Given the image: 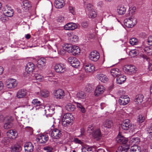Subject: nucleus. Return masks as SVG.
I'll use <instances>...</instances> for the list:
<instances>
[{
    "instance_id": "f257e3e1",
    "label": "nucleus",
    "mask_w": 152,
    "mask_h": 152,
    "mask_svg": "<svg viewBox=\"0 0 152 152\" xmlns=\"http://www.w3.org/2000/svg\"><path fill=\"white\" fill-rule=\"evenodd\" d=\"M73 119V117L70 113H66L64 114L62 119V125L65 127L70 125Z\"/></svg>"
},
{
    "instance_id": "f03ea898",
    "label": "nucleus",
    "mask_w": 152,
    "mask_h": 152,
    "mask_svg": "<svg viewBox=\"0 0 152 152\" xmlns=\"http://www.w3.org/2000/svg\"><path fill=\"white\" fill-rule=\"evenodd\" d=\"M125 25L128 28H132L137 23L136 19L133 17L127 18L124 20Z\"/></svg>"
},
{
    "instance_id": "7ed1b4c3",
    "label": "nucleus",
    "mask_w": 152,
    "mask_h": 152,
    "mask_svg": "<svg viewBox=\"0 0 152 152\" xmlns=\"http://www.w3.org/2000/svg\"><path fill=\"white\" fill-rule=\"evenodd\" d=\"M135 67L132 65H127L125 66L123 68L124 72L128 74H132L136 71Z\"/></svg>"
},
{
    "instance_id": "20e7f679",
    "label": "nucleus",
    "mask_w": 152,
    "mask_h": 152,
    "mask_svg": "<svg viewBox=\"0 0 152 152\" xmlns=\"http://www.w3.org/2000/svg\"><path fill=\"white\" fill-rule=\"evenodd\" d=\"M121 126L122 129L124 130L132 129L134 128V126H132L130 121L129 119H126L121 124Z\"/></svg>"
},
{
    "instance_id": "39448f33",
    "label": "nucleus",
    "mask_w": 152,
    "mask_h": 152,
    "mask_svg": "<svg viewBox=\"0 0 152 152\" xmlns=\"http://www.w3.org/2000/svg\"><path fill=\"white\" fill-rule=\"evenodd\" d=\"M18 84L17 81L13 78H10L6 82V86L9 88H14L16 87Z\"/></svg>"
},
{
    "instance_id": "423d86ee",
    "label": "nucleus",
    "mask_w": 152,
    "mask_h": 152,
    "mask_svg": "<svg viewBox=\"0 0 152 152\" xmlns=\"http://www.w3.org/2000/svg\"><path fill=\"white\" fill-rule=\"evenodd\" d=\"M62 135V133L61 131L56 128L53 129L51 133V136L53 138L58 139L60 138Z\"/></svg>"
},
{
    "instance_id": "0eeeda50",
    "label": "nucleus",
    "mask_w": 152,
    "mask_h": 152,
    "mask_svg": "<svg viewBox=\"0 0 152 152\" xmlns=\"http://www.w3.org/2000/svg\"><path fill=\"white\" fill-rule=\"evenodd\" d=\"M3 11L4 15L7 17H11L13 15V10L10 7L6 6L4 8Z\"/></svg>"
},
{
    "instance_id": "6e6552de",
    "label": "nucleus",
    "mask_w": 152,
    "mask_h": 152,
    "mask_svg": "<svg viewBox=\"0 0 152 152\" xmlns=\"http://www.w3.org/2000/svg\"><path fill=\"white\" fill-rule=\"evenodd\" d=\"M129 101V98L127 96L122 95L120 97L118 102L120 105H125L127 104Z\"/></svg>"
},
{
    "instance_id": "1a4fd4ad",
    "label": "nucleus",
    "mask_w": 152,
    "mask_h": 152,
    "mask_svg": "<svg viewBox=\"0 0 152 152\" xmlns=\"http://www.w3.org/2000/svg\"><path fill=\"white\" fill-rule=\"evenodd\" d=\"M48 140L47 134H44L39 135L36 139V141L40 144H45Z\"/></svg>"
},
{
    "instance_id": "9d476101",
    "label": "nucleus",
    "mask_w": 152,
    "mask_h": 152,
    "mask_svg": "<svg viewBox=\"0 0 152 152\" xmlns=\"http://www.w3.org/2000/svg\"><path fill=\"white\" fill-rule=\"evenodd\" d=\"M99 53L96 51L91 52L89 55V58L90 60L94 61H96L99 58Z\"/></svg>"
},
{
    "instance_id": "9b49d317",
    "label": "nucleus",
    "mask_w": 152,
    "mask_h": 152,
    "mask_svg": "<svg viewBox=\"0 0 152 152\" xmlns=\"http://www.w3.org/2000/svg\"><path fill=\"white\" fill-rule=\"evenodd\" d=\"M68 61L72 66L75 68L77 67L80 65V63L78 60L75 58L70 57L68 58Z\"/></svg>"
},
{
    "instance_id": "f8f14e48",
    "label": "nucleus",
    "mask_w": 152,
    "mask_h": 152,
    "mask_svg": "<svg viewBox=\"0 0 152 152\" xmlns=\"http://www.w3.org/2000/svg\"><path fill=\"white\" fill-rule=\"evenodd\" d=\"M7 135L9 139H14L17 137L18 133L16 130L10 129L7 132Z\"/></svg>"
},
{
    "instance_id": "ddd939ff",
    "label": "nucleus",
    "mask_w": 152,
    "mask_h": 152,
    "mask_svg": "<svg viewBox=\"0 0 152 152\" xmlns=\"http://www.w3.org/2000/svg\"><path fill=\"white\" fill-rule=\"evenodd\" d=\"M65 96L64 92L61 89H58L55 91L54 96L56 99H63Z\"/></svg>"
},
{
    "instance_id": "4468645a",
    "label": "nucleus",
    "mask_w": 152,
    "mask_h": 152,
    "mask_svg": "<svg viewBox=\"0 0 152 152\" xmlns=\"http://www.w3.org/2000/svg\"><path fill=\"white\" fill-rule=\"evenodd\" d=\"M116 141L118 143H119L120 144H126L128 142V140L127 138L124 137L121 134H119L116 138Z\"/></svg>"
},
{
    "instance_id": "2eb2a0df",
    "label": "nucleus",
    "mask_w": 152,
    "mask_h": 152,
    "mask_svg": "<svg viewBox=\"0 0 152 152\" xmlns=\"http://www.w3.org/2000/svg\"><path fill=\"white\" fill-rule=\"evenodd\" d=\"M55 69L56 72L62 73L65 70L64 66L61 63L56 64L55 66Z\"/></svg>"
},
{
    "instance_id": "dca6fc26",
    "label": "nucleus",
    "mask_w": 152,
    "mask_h": 152,
    "mask_svg": "<svg viewBox=\"0 0 152 152\" xmlns=\"http://www.w3.org/2000/svg\"><path fill=\"white\" fill-rule=\"evenodd\" d=\"M68 36V39L72 43H76L78 40V37L76 35L74 34L73 33L67 34Z\"/></svg>"
},
{
    "instance_id": "f3484780",
    "label": "nucleus",
    "mask_w": 152,
    "mask_h": 152,
    "mask_svg": "<svg viewBox=\"0 0 152 152\" xmlns=\"http://www.w3.org/2000/svg\"><path fill=\"white\" fill-rule=\"evenodd\" d=\"M105 90V88L102 85L98 86L96 88L95 92V96L99 95L103 93Z\"/></svg>"
},
{
    "instance_id": "a211bd4d",
    "label": "nucleus",
    "mask_w": 152,
    "mask_h": 152,
    "mask_svg": "<svg viewBox=\"0 0 152 152\" xmlns=\"http://www.w3.org/2000/svg\"><path fill=\"white\" fill-rule=\"evenodd\" d=\"M77 26L76 23H69L65 25L64 28L66 30H73L76 28Z\"/></svg>"
},
{
    "instance_id": "6ab92c4d",
    "label": "nucleus",
    "mask_w": 152,
    "mask_h": 152,
    "mask_svg": "<svg viewBox=\"0 0 152 152\" xmlns=\"http://www.w3.org/2000/svg\"><path fill=\"white\" fill-rule=\"evenodd\" d=\"M25 152H32L34 149V146L31 142L26 143L24 145Z\"/></svg>"
},
{
    "instance_id": "aec40b11",
    "label": "nucleus",
    "mask_w": 152,
    "mask_h": 152,
    "mask_svg": "<svg viewBox=\"0 0 152 152\" xmlns=\"http://www.w3.org/2000/svg\"><path fill=\"white\" fill-rule=\"evenodd\" d=\"M46 60L44 58H41L39 59L37 61V67L41 69L44 67L45 64Z\"/></svg>"
},
{
    "instance_id": "412c9836",
    "label": "nucleus",
    "mask_w": 152,
    "mask_h": 152,
    "mask_svg": "<svg viewBox=\"0 0 152 152\" xmlns=\"http://www.w3.org/2000/svg\"><path fill=\"white\" fill-rule=\"evenodd\" d=\"M35 67V66L33 63L32 62H29L26 66V70L27 73H30L33 72Z\"/></svg>"
},
{
    "instance_id": "4be33fe9",
    "label": "nucleus",
    "mask_w": 152,
    "mask_h": 152,
    "mask_svg": "<svg viewBox=\"0 0 152 152\" xmlns=\"http://www.w3.org/2000/svg\"><path fill=\"white\" fill-rule=\"evenodd\" d=\"M27 94L26 89H21L18 90L17 93V96L18 98H21L24 97Z\"/></svg>"
},
{
    "instance_id": "5701e85b",
    "label": "nucleus",
    "mask_w": 152,
    "mask_h": 152,
    "mask_svg": "<svg viewBox=\"0 0 152 152\" xmlns=\"http://www.w3.org/2000/svg\"><path fill=\"white\" fill-rule=\"evenodd\" d=\"M129 148V146L126 144H123L120 146L118 148V151L116 152H126Z\"/></svg>"
},
{
    "instance_id": "b1692460",
    "label": "nucleus",
    "mask_w": 152,
    "mask_h": 152,
    "mask_svg": "<svg viewBox=\"0 0 152 152\" xmlns=\"http://www.w3.org/2000/svg\"><path fill=\"white\" fill-rule=\"evenodd\" d=\"M84 69L86 72H91L94 70V66L91 64H87L84 66Z\"/></svg>"
},
{
    "instance_id": "393cba45",
    "label": "nucleus",
    "mask_w": 152,
    "mask_h": 152,
    "mask_svg": "<svg viewBox=\"0 0 152 152\" xmlns=\"http://www.w3.org/2000/svg\"><path fill=\"white\" fill-rule=\"evenodd\" d=\"M65 5L64 1L63 0H56L55 2V6L56 8H61Z\"/></svg>"
},
{
    "instance_id": "a878e982",
    "label": "nucleus",
    "mask_w": 152,
    "mask_h": 152,
    "mask_svg": "<svg viewBox=\"0 0 152 152\" xmlns=\"http://www.w3.org/2000/svg\"><path fill=\"white\" fill-rule=\"evenodd\" d=\"M96 77L98 79L103 83H105L108 80V78L106 76L102 74H98Z\"/></svg>"
},
{
    "instance_id": "bb28decb",
    "label": "nucleus",
    "mask_w": 152,
    "mask_h": 152,
    "mask_svg": "<svg viewBox=\"0 0 152 152\" xmlns=\"http://www.w3.org/2000/svg\"><path fill=\"white\" fill-rule=\"evenodd\" d=\"M111 74L113 77H116L121 74L120 71L118 68H114L110 71Z\"/></svg>"
},
{
    "instance_id": "cd10ccee",
    "label": "nucleus",
    "mask_w": 152,
    "mask_h": 152,
    "mask_svg": "<svg viewBox=\"0 0 152 152\" xmlns=\"http://www.w3.org/2000/svg\"><path fill=\"white\" fill-rule=\"evenodd\" d=\"M72 54L74 55H76L80 53V50L79 47L77 46H74L72 48L71 51Z\"/></svg>"
},
{
    "instance_id": "c85d7f7f",
    "label": "nucleus",
    "mask_w": 152,
    "mask_h": 152,
    "mask_svg": "<svg viewBox=\"0 0 152 152\" xmlns=\"http://www.w3.org/2000/svg\"><path fill=\"white\" fill-rule=\"evenodd\" d=\"M21 150V147L19 145H15L11 148V152H20Z\"/></svg>"
},
{
    "instance_id": "c756f323",
    "label": "nucleus",
    "mask_w": 152,
    "mask_h": 152,
    "mask_svg": "<svg viewBox=\"0 0 152 152\" xmlns=\"http://www.w3.org/2000/svg\"><path fill=\"white\" fill-rule=\"evenodd\" d=\"M116 81L117 83L121 84L123 83L126 80V77L122 75H120L117 77Z\"/></svg>"
},
{
    "instance_id": "7c9ffc66",
    "label": "nucleus",
    "mask_w": 152,
    "mask_h": 152,
    "mask_svg": "<svg viewBox=\"0 0 152 152\" xmlns=\"http://www.w3.org/2000/svg\"><path fill=\"white\" fill-rule=\"evenodd\" d=\"M65 107L68 111L70 112L74 111L76 109L75 106L71 103L66 104Z\"/></svg>"
},
{
    "instance_id": "2f4dec72",
    "label": "nucleus",
    "mask_w": 152,
    "mask_h": 152,
    "mask_svg": "<svg viewBox=\"0 0 152 152\" xmlns=\"http://www.w3.org/2000/svg\"><path fill=\"white\" fill-rule=\"evenodd\" d=\"M144 96L142 95H139L136 96L134 101L136 104H138L141 103L143 101Z\"/></svg>"
},
{
    "instance_id": "473e14b6",
    "label": "nucleus",
    "mask_w": 152,
    "mask_h": 152,
    "mask_svg": "<svg viewBox=\"0 0 152 152\" xmlns=\"http://www.w3.org/2000/svg\"><path fill=\"white\" fill-rule=\"evenodd\" d=\"M3 118L4 120L5 121V122H6L8 123H12L14 120V118L13 117L10 116H7L5 117H4V116L2 115H1L0 116V118Z\"/></svg>"
},
{
    "instance_id": "72a5a7b5",
    "label": "nucleus",
    "mask_w": 152,
    "mask_h": 152,
    "mask_svg": "<svg viewBox=\"0 0 152 152\" xmlns=\"http://www.w3.org/2000/svg\"><path fill=\"white\" fill-rule=\"evenodd\" d=\"M113 123L112 121L109 120H107L103 123L104 126L107 128H110L113 126Z\"/></svg>"
},
{
    "instance_id": "f704fd0d",
    "label": "nucleus",
    "mask_w": 152,
    "mask_h": 152,
    "mask_svg": "<svg viewBox=\"0 0 152 152\" xmlns=\"http://www.w3.org/2000/svg\"><path fill=\"white\" fill-rule=\"evenodd\" d=\"M22 7L24 10H28L31 8V6L28 1H25L23 2V5Z\"/></svg>"
},
{
    "instance_id": "c9c22d12",
    "label": "nucleus",
    "mask_w": 152,
    "mask_h": 152,
    "mask_svg": "<svg viewBox=\"0 0 152 152\" xmlns=\"http://www.w3.org/2000/svg\"><path fill=\"white\" fill-rule=\"evenodd\" d=\"M131 152H141L140 147L137 145L132 146L130 148Z\"/></svg>"
},
{
    "instance_id": "e433bc0d",
    "label": "nucleus",
    "mask_w": 152,
    "mask_h": 152,
    "mask_svg": "<svg viewBox=\"0 0 152 152\" xmlns=\"http://www.w3.org/2000/svg\"><path fill=\"white\" fill-rule=\"evenodd\" d=\"M76 96L77 98L79 99H83L86 98V94L84 92L80 91L77 93Z\"/></svg>"
},
{
    "instance_id": "4c0bfd02",
    "label": "nucleus",
    "mask_w": 152,
    "mask_h": 152,
    "mask_svg": "<svg viewBox=\"0 0 152 152\" xmlns=\"http://www.w3.org/2000/svg\"><path fill=\"white\" fill-rule=\"evenodd\" d=\"M117 11L119 14L123 15L125 13L126 9L124 6H118L117 7Z\"/></svg>"
},
{
    "instance_id": "58836bf2",
    "label": "nucleus",
    "mask_w": 152,
    "mask_h": 152,
    "mask_svg": "<svg viewBox=\"0 0 152 152\" xmlns=\"http://www.w3.org/2000/svg\"><path fill=\"white\" fill-rule=\"evenodd\" d=\"M88 15L89 18H94L96 16L97 14L95 10L93 9L88 11Z\"/></svg>"
},
{
    "instance_id": "ea45409f",
    "label": "nucleus",
    "mask_w": 152,
    "mask_h": 152,
    "mask_svg": "<svg viewBox=\"0 0 152 152\" xmlns=\"http://www.w3.org/2000/svg\"><path fill=\"white\" fill-rule=\"evenodd\" d=\"M94 137L97 140L99 139L101 137V134L100 130L97 129L96 130L93 134Z\"/></svg>"
},
{
    "instance_id": "a19ab883",
    "label": "nucleus",
    "mask_w": 152,
    "mask_h": 152,
    "mask_svg": "<svg viewBox=\"0 0 152 152\" xmlns=\"http://www.w3.org/2000/svg\"><path fill=\"white\" fill-rule=\"evenodd\" d=\"M82 152H93V149L89 146L83 147L82 148Z\"/></svg>"
},
{
    "instance_id": "79ce46f5",
    "label": "nucleus",
    "mask_w": 152,
    "mask_h": 152,
    "mask_svg": "<svg viewBox=\"0 0 152 152\" xmlns=\"http://www.w3.org/2000/svg\"><path fill=\"white\" fill-rule=\"evenodd\" d=\"M41 95L42 96L44 97H46L49 96V92L46 90H43L40 92Z\"/></svg>"
},
{
    "instance_id": "37998d69",
    "label": "nucleus",
    "mask_w": 152,
    "mask_h": 152,
    "mask_svg": "<svg viewBox=\"0 0 152 152\" xmlns=\"http://www.w3.org/2000/svg\"><path fill=\"white\" fill-rule=\"evenodd\" d=\"M151 48V47L147 46L143 48V50L146 53L149 54V55H150V53H151L152 51V49Z\"/></svg>"
},
{
    "instance_id": "c03bdc74",
    "label": "nucleus",
    "mask_w": 152,
    "mask_h": 152,
    "mask_svg": "<svg viewBox=\"0 0 152 152\" xmlns=\"http://www.w3.org/2000/svg\"><path fill=\"white\" fill-rule=\"evenodd\" d=\"M13 124L12 123H8L5 122L3 127L5 129H8L11 128Z\"/></svg>"
},
{
    "instance_id": "a18cd8bd",
    "label": "nucleus",
    "mask_w": 152,
    "mask_h": 152,
    "mask_svg": "<svg viewBox=\"0 0 152 152\" xmlns=\"http://www.w3.org/2000/svg\"><path fill=\"white\" fill-rule=\"evenodd\" d=\"M77 107L83 113H84L86 112V109L82 105V104L78 102L76 103Z\"/></svg>"
},
{
    "instance_id": "49530a36",
    "label": "nucleus",
    "mask_w": 152,
    "mask_h": 152,
    "mask_svg": "<svg viewBox=\"0 0 152 152\" xmlns=\"http://www.w3.org/2000/svg\"><path fill=\"white\" fill-rule=\"evenodd\" d=\"M129 43L132 45H137L138 43V42L137 39L133 38L130 39Z\"/></svg>"
},
{
    "instance_id": "de8ad7c7",
    "label": "nucleus",
    "mask_w": 152,
    "mask_h": 152,
    "mask_svg": "<svg viewBox=\"0 0 152 152\" xmlns=\"http://www.w3.org/2000/svg\"><path fill=\"white\" fill-rule=\"evenodd\" d=\"M145 119V118L142 115H139L138 116L137 121L140 123H142Z\"/></svg>"
},
{
    "instance_id": "09e8293b",
    "label": "nucleus",
    "mask_w": 152,
    "mask_h": 152,
    "mask_svg": "<svg viewBox=\"0 0 152 152\" xmlns=\"http://www.w3.org/2000/svg\"><path fill=\"white\" fill-rule=\"evenodd\" d=\"M32 104L34 105H36V106H39L40 104V102L38 101L37 99H34L33 100L32 102Z\"/></svg>"
},
{
    "instance_id": "8fccbe9b",
    "label": "nucleus",
    "mask_w": 152,
    "mask_h": 152,
    "mask_svg": "<svg viewBox=\"0 0 152 152\" xmlns=\"http://www.w3.org/2000/svg\"><path fill=\"white\" fill-rule=\"evenodd\" d=\"M88 23L87 21H84L82 23L81 26L84 28H87L88 26Z\"/></svg>"
},
{
    "instance_id": "3c124183",
    "label": "nucleus",
    "mask_w": 152,
    "mask_h": 152,
    "mask_svg": "<svg viewBox=\"0 0 152 152\" xmlns=\"http://www.w3.org/2000/svg\"><path fill=\"white\" fill-rule=\"evenodd\" d=\"M92 8V5L90 4H88L87 5L86 10H87L88 11H90L91 10L94 9Z\"/></svg>"
},
{
    "instance_id": "603ef678",
    "label": "nucleus",
    "mask_w": 152,
    "mask_h": 152,
    "mask_svg": "<svg viewBox=\"0 0 152 152\" xmlns=\"http://www.w3.org/2000/svg\"><path fill=\"white\" fill-rule=\"evenodd\" d=\"M35 78L36 80L41 81L42 79V76L36 74L35 76Z\"/></svg>"
},
{
    "instance_id": "864d4df0",
    "label": "nucleus",
    "mask_w": 152,
    "mask_h": 152,
    "mask_svg": "<svg viewBox=\"0 0 152 152\" xmlns=\"http://www.w3.org/2000/svg\"><path fill=\"white\" fill-rule=\"evenodd\" d=\"M129 54L130 55L134 57L136 56L137 52L134 50H132L129 52Z\"/></svg>"
},
{
    "instance_id": "5fc2aeb1",
    "label": "nucleus",
    "mask_w": 152,
    "mask_h": 152,
    "mask_svg": "<svg viewBox=\"0 0 152 152\" xmlns=\"http://www.w3.org/2000/svg\"><path fill=\"white\" fill-rule=\"evenodd\" d=\"M74 141L76 143H78L80 144H82L83 143L82 142L77 138H75Z\"/></svg>"
},
{
    "instance_id": "6e6d98bb",
    "label": "nucleus",
    "mask_w": 152,
    "mask_h": 152,
    "mask_svg": "<svg viewBox=\"0 0 152 152\" xmlns=\"http://www.w3.org/2000/svg\"><path fill=\"white\" fill-rule=\"evenodd\" d=\"M69 10L70 12L73 15L75 14V11L74 8L72 7H69Z\"/></svg>"
},
{
    "instance_id": "4d7b16f0",
    "label": "nucleus",
    "mask_w": 152,
    "mask_h": 152,
    "mask_svg": "<svg viewBox=\"0 0 152 152\" xmlns=\"http://www.w3.org/2000/svg\"><path fill=\"white\" fill-rule=\"evenodd\" d=\"M64 20V17L62 16H60L58 18V22H61Z\"/></svg>"
},
{
    "instance_id": "13d9d810",
    "label": "nucleus",
    "mask_w": 152,
    "mask_h": 152,
    "mask_svg": "<svg viewBox=\"0 0 152 152\" xmlns=\"http://www.w3.org/2000/svg\"><path fill=\"white\" fill-rule=\"evenodd\" d=\"M148 41L149 44L150 45L152 46V36H150L148 37Z\"/></svg>"
},
{
    "instance_id": "bf43d9fd",
    "label": "nucleus",
    "mask_w": 152,
    "mask_h": 152,
    "mask_svg": "<svg viewBox=\"0 0 152 152\" xmlns=\"http://www.w3.org/2000/svg\"><path fill=\"white\" fill-rule=\"evenodd\" d=\"M47 120L49 122H54L55 121L54 118L50 115L49 117L48 118Z\"/></svg>"
},
{
    "instance_id": "052dcab7",
    "label": "nucleus",
    "mask_w": 152,
    "mask_h": 152,
    "mask_svg": "<svg viewBox=\"0 0 152 152\" xmlns=\"http://www.w3.org/2000/svg\"><path fill=\"white\" fill-rule=\"evenodd\" d=\"M94 127L93 126L90 125L89 127L88 128L87 131L88 132L91 133L90 131H92L93 130Z\"/></svg>"
},
{
    "instance_id": "680f3d73",
    "label": "nucleus",
    "mask_w": 152,
    "mask_h": 152,
    "mask_svg": "<svg viewBox=\"0 0 152 152\" xmlns=\"http://www.w3.org/2000/svg\"><path fill=\"white\" fill-rule=\"evenodd\" d=\"M140 56L143 59H146L147 61H149V58L145 55L142 54L140 55Z\"/></svg>"
},
{
    "instance_id": "e2e57ef3",
    "label": "nucleus",
    "mask_w": 152,
    "mask_h": 152,
    "mask_svg": "<svg viewBox=\"0 0 152 152\" xmlns=\"http://www.w3.org/2000/svg\"><path fill=\"white\" fill-rule=\"evenodd\" d=\"M64 47L67 49H70L71 48V49L72 47V46L71 44H65Z\"/></svg>"
},
{
    "instance_id": "0e129e2a",
    "label": "nucleus",
    "mask_w": 152,
    "mask_h": 152,
    "mask_svg": "<svg viewBox=\"0 0 152 152\" xmlns=\"http://www.w3.org/2000/svg\"><path fill=\"white\" fill-rule=\"evenodd\" d=\"M26 130L28 131L31 132H33L32 128L30 127H26L25 128Z\"/></svg>"
},
{
    "instance_id": "69168bd1",
    "label": "nucleus",
    "mask_w": 152,
    "mask_h": 152,
    "mask_svg": "<svg viewBox=\"0 0 152 152\" xmlns=\"http://www.w3.org/2000/svg\"><path fill=\"white\" fill-rule=\"evenodd\" d=\"M129 10H130V11H131L132 10V11H131L132 13L134 12H135V11L136 10V8L134 7H131L130 8Z\"/></svg>"
},
{
    "instance_id": "338daca9",
    "label": "nucleus",
    "mask_w": 152,
    "mask_h": 152,
    "mask_svg": "<svg viewBox=\"0 0 152 152\" xmlns=\"http://www.w3.org/2000/svg\"><path fill=\"white\" fill-rule=\"evenodd\" d=\"M133 139L134 140L133 142H140V140L139 139V138L138 137H136V138H133Z\"/></svg>"
},
{
    "instance_id": "774afa93",
    "label": "nucleus",
    "mask_w": 152,
    "mask_h": 152,
    "mask_svg": "<svg viewBox=\"0 0 152 152\" xmlns=\"http://www.w3.org/2000/svg\"><path fill=\"white\" fill-rule=\"evenodd\" d=\"M91 90V88L89 86L86 87V90L87 92H89Z\"/></svg>"
}]
</instances>
